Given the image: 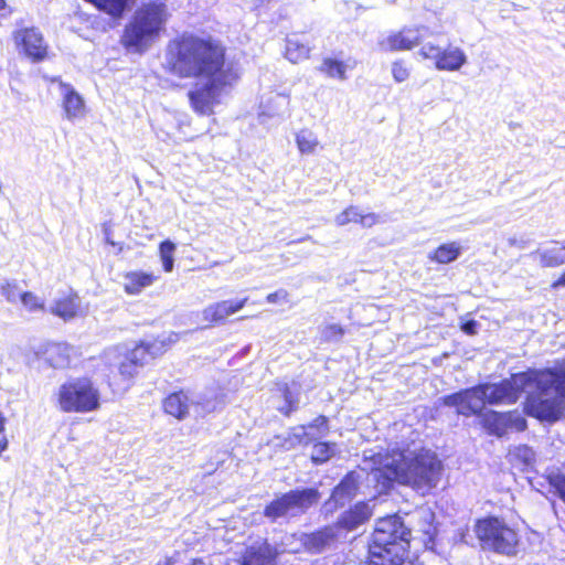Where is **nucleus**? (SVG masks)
Instances as JSON below:
<instances>
[{
    "label": "nucleus",
    "mask_w": 565,
    "mask_h": 565,
    "mask_svg": "<svg viewBox=\"0 0 565 565\" xmlns=\"http://www.w3.org/2000/svg\"><path fill=\"white\" fill-rule=\"evenodd\" d=\"M166 64L173 75L195 79L188 95L192 108L200 115H211L224 87L235 79L225 64L224 49L211 39L192 34L169 43Z\"/></svg>",
    "instance_id": "obj_1"
},
{
    "label": "nucleus",
    "mask_w": 565,
    "mask_h": 565,
    "mask_svg": "<svg viewBox=\"0 0 565 565\" xmlns=\"http://www.w3.org/2000/svg\"><path fill=\"white\" fill-rule=\"evenodd\" d=\"M479 386L484 405L514 404L525 393L527 416L547 423L565 416V358L554 366L529 369L498 383H480Z\"/></svg>",
    "instance_id": "obj_2"
},
{
    "label": "nucleus",
    "mask_w": 565,
    "mask_h": 565,
    "mask_svg": "<svg viewBox=\"0 0 565 565\" xmlns=\"http://www.w3.org/2000/svg\"><path fill=\"white\" fill-rule=\"evenodd\" d=\"M441 471L443 462L431 450H391V481L394 479L416 490H430L438 484Z\"/></svg>",
    "instance_id": "obj_3"
},
{
    "label": "nucleus",
    "mask_w": 565,
    "mask_h": 565,
    "mask_svg": "<svg viewBox=\"0 0 565 565\" xmlns=\"http://www.w3.org/2000/svg\"><path fill=\"white\" fill-rule=\"evenodd\" d=\"M57 404L65 413H89L100 406L99 390L88 377H77L63 383L57 391Z\"/></svg>",
    "instance_id": "obj_4"
},
{
    "label": "nucleus",
    "mask_w": 565,
    "mask_h": 565,
    "mask_svg": "<svg viewBox=\"0 0 565 565\" xmlns=\"http://www.w3.org/2000/svg\"><path fill=\"white\" fill-rule=\"evenodd\" d=\"M167 17L163 4L150 3L140 8L136 12L134 21L126 28L125 44L137 50L143 49L159 33Z\"/></svg>",
    "instance_id": "obj_5"
},
{
    "label": "nucleus",
    "mask_w": 565,
    "mask_h": 565,
    "mask_svg": "<svg viewBox=\"0 0 565 565\" xmlns=\"http://www.w3.org/2000/svg\"><path fill=\"white\" fill-rule=\"evenodd\" d=\"M167 17L163 4L150 3L140 8L136 12L134 21L126 28L125 44L137 50L143 49L159 33Z\"/></svg>",
    "instance_id": "obj_6"
},
{
    "label": "nucleus",
    "mask_w": 565,
    "mask_h": 565,
    "mask_svg": "<svg viewBox=\"0 0 565 565\" xmlns=\"http://www.w3.org/2000/svg\"><path fill=\"white\" fill-rule=\"evenodd\" d=\"M475 531L482 550L507 556L516 554L519 535L504 521L489 516L479 520Z\"/></svg>",
    "instance_id": "obj_7"
},
{
    "label": "nucleus",
    "mask_w": 565,
    "mask_h": 565,
    "mask_svg": "<svg viewBox=\"0 0 565 565\" xmlns=\"http://www.w3.org/2000/svg\"><path fill=\"white\" fill-rule=\"evenodd\" d=\"M320 499L317 489H297L273 500L264 510V515L271 521L279 518H292L303 514Z\"/></svg>",
    "instance_id": "obj_8"
},
{
    "label": "nucleus",
    "mask_w": 565,
    "mask_h": 565,
    "mask_svg": "<svg viewBox=\"0 0 565 565\" xmlns=\"http://www.w3.org/2000/svg\"><path fill=\"white\" fill-rule=\"evenodd\" d=\"M480 424L488 435L497 438H502L513 430L524 431L527 428L525 417L518 411L498 412L489 409L481 414Z\"/></svg>",
    "instance_id": "obj_9"
},
{
    "label": "nucleus",
    "mask_w": 565,
    "mask_h": 565,
    "mask_svg": "<svg viewBox=\"0 0 565 565\" xmlns=\"http://www.w3.org/2000/svg\"><path fill=\"white\" fill-rule=\"evenodd\" d=\"M438 403L443 406L455 407L456 413L465 417L472 415L480 417L484 408L479 384L441 396L438 398Z\"/></svg>",
    "instance_id": "obj_10"
},
{
    "label": "nucleus",
    "mask_w": 565,
    "mask_h": 565,
    "mask_svg": "<svg viewBox=\"0 0 565 565\" xmlns=\"http://www.w3.org/2000/svg\"><path fill=\"white\" fill-rule=\"evenodd\" d=\"M411 535L403 518L391 514V565H422L409 557Z\"/></svg>",
    "instance_id": "obj_11"
},
{
    "label": "nucleus",
    "mask_w": 565,
    "mask_h": 565,
    "mask_svg": "<svg viewBox=\"0 0 565 565\" xmlns=\"http://www.w3.org/2000/svg\"><path fill=\"white\" fill-rule=\"evenodd\" d=\"M12 36L19 52L31 61L40 62L46 57L47 44L36 28L18 29L13 32Z\"/></svg>",
    "instance_id": "obj_12"
},
{
    "label": "nucleus",
    "mask_w": 565,
    "mask_h": 565,
    "mask_svg": "<svg viewBox=\"0 0 565 565\" xmlns=\"http://www.w3.org/2000/svg\"><path fill=\"white\" fill-rule=\"evenodd\" d=\"M223 398H218L215 396L214 399L203 398L193 402L189 398V396L184 392H178L169 395L163 403L164 411L179 418L182 419L189 414V409L191 405L200 407L199 413H211L214 412L218 406L223 404Z\"/></svg>",
    "instance_id": "obj_13"
},
{
    "label": "nucleus",
    "mask_w": 565,
    "mask_h": 565,
    "mask_svg": "<svg viewBox=\"0 0 565 565\" xmlns=\"http://www.w3.org/2000/svg\"><path fill=\"white\" fill-rule=\"evenodd\" d=\"M420 54L425 58L435 61V66L439 71H458L467 63L466 53L459 47L441 49L431 43H425L420 49Z\"/></svg>",
    "instance_id": "obj_14"
},
{
    "label": "nucleus",
    "mask_w": 565,
    "mask_h": 565,
    "mask_svg": "<svg viewBox=\"0 0 565 565\" xmlns=\"http://www.w3.org/2000/svg\"><path fill=\"white\" fill-rule=\"evenodd\" d=\"M147 349L143 345L136 347L127 355H122L118 348L109 349L105 353V358L109 361L110 366L117 369L124 381H130L143 364Z\"/></svg>",
    "instance_id": "obj_15"
},
{
    "label": "nucleus",
    "mask_w": 565,
    "mask_h": 565,
    "mask_svg": "<svg viewBox=\"0 0 565 565\" xmlns=\"http://www.w3.org/2000/svg\"><path fill=\"white\" fill-rule=\"evenodd\" d=\"M358 489V476L354 472L348 473L334 488L330 499L324 503V513L332 514L339 508L350 502L356 495Z\"/></svg>",
    "instance_id": "obj_16"
},
{
    "label": "nucleus",
    "mask_w": 565,
    "mask_h": 565,
    "mask_svg": "<svg viewBox=\"0 0 565 565\" xmlns=\"http://www.w3.org/2000/svg\"><path fill=\"white\" fill-rule=\"evenodd\" d=\"M388 519L381 518L376 522L372 543L370 544L369 565H388Z\"/></svg>",
    "instance_id": "obj_17"
},
{
    "label": "nucleus",
    "mask_w": 565,
    "mask_h": 565,
    "mask_svg": "<svg viewBox=\"0 0 565 565\" xmlns=\"http://www.w3.org/2000/svg\"><path fill=\"white\" fill-rule=\"evenodd\" d=\"M338 536L337 526L328 525L313 533L290 534V539H298L305 551L310 553H319Z\"/></svg>",
    "instance_id": "obj_18"
},
{
    "label": "nucleus",
    "mask_w": 565,
    "mask_h": 565,
    "mask_svg": "<svg viewBox=\"0 0 565 565\" xmlns=\"http://www.w3.org/2000/svg\"><path fill=\"white\" fill-rule=\"evenodd\" d=\"M372 514L373 508L369 502H358L340 514L334 526H337V530H344L347 532L355 531L365 524Z\"/></svg>",
    "instance_id": "obj_19"
},
{
    "label": "nucleus",
    "mask_w": 565,
    "mask_h": 565,
    "mask_svg": "<svg viewBox=\"0 0 565 565\" xmlns=\"http://www.w3.org/2000/svg\"><path fill=\"white\" fill-rule=\"evenodd\" d=\"M58 92L62 98L64 115L68 120L79 118L85 113V103L83 97L70 84L57 81Z\"/></svg>",
    "instance_id": "obj_20"
},
{
    "label": "nucleus",
    "mask_w": 565,
    "mask_h": 565,
    "mask_svg": "<svg viewBox=\"0 0 565 565\" xmlns=\"http://www.w3.org/2000/svg\"><path fill=\"white\" fill-rule=\"evenodd\" d=\"M246 302L247 298H244L239 301L224 300L210 305L202 311L203 320L210 323L222 322L228 316L241 310Z\"/></svg>",
    "instance_id": "obj_21"
},
{
    "label": "nucleus",
    "mask_w": 565,
    "mask_h": 565,
    "mask_svg": "<svg viewBox=\"0 0 565 565\" xmlns=\"http://www.w3.org/2000/svg\"><path fill=\"white\" fill-rule=\"evenodd\" d=\"M276 554L267 542H255L246 548L242 565H274Z\"/></svg>",
    "instance_id": "obj_22"
},
{
    "label": "nucleus",
    "mask_w": 565,
    "mask_h": 565,
    "mask_svg": "<svg viewBox=\"0 0 565 565\" xmlns=\"http://www.w3.org/2000/svg\"><path fill=\"white\" fill-rule=\"evenodd\" d=\"M334 222L338 226H344L350 223L360 224L362 227H372L379 222V216L371 212H365L358 206H349L339 213Z\"/></svg>",
    "instance_id": "obj_23"
},
{
    "label": "nucleus",
    "mask_w": 565,
    "mask_h": 565,
    "mask_svg": "<svg viewBox=\"0 0 565 565\" xmlns=\"http://www.w3.org/2000/svg\"><path fill=\"white\" fill-rule=\"evenodd\" d=\"M428 28H406L397 34L391 35V50H409L428 34Z\"/></svg>",
    "instance_id": "obj_24"
},
{
    "label": "nucleus",
    "mask_w": 565,
    "mask_h": 565,
    "mask_svg": "<svg viewBox=\"0 0 565 565\" xmlns=\"http://www.w3.org/2000/svg\"><path fill=\"white\" fill-rule=\"evenodd\" d=\"M51 312L61 319L68 321L78 316L81 310V301L77 295H65L56 299L52 307Z\"/></svg>",
    "instance_id": "obj_25"
},
{
    "label": "nucleus",
    "mask_w": 565,
    "mask_h": 565,
    "mask_svg": "<svg viewBox=\"0 0 565 565\" xmlns=\"http://www.w3.org/2000/svg\"><path fill=\"white\" fill-rule=\"evenodd\" d=\"M157 280L153 274L145 271H130L124 277V289L128 295H138L145 288L151 286Z\"/></svg>",
    "instance_id": "obj_26"
},
{
    "label": "nucleus",
    "mask_w": 565,
    "mask_h": 565,
    "mask_svg": "<svg viewBox=\"0 0 565 565\" xmlns=\"http://www.w3.org/2000/svg\"><path fill=\"white\" fill-rule=\"evenodd\" d=\"M530 256L539 259L542 267H558L565 264V245L537 249Z\"/></svg>",
    "instance_id": "obj_27"
},
{
    "label": "nucleus",
    "mask_w": 565,
    "mask_h": 565,
    "mask_svg": "<svg viewBox=\"0 0 565 565\" xmlns=\"http://www.w3.org/2000/svg\"><path fill=\"white\" fill-rule=\"evenodd\" d=\"M310 47L303 36L291 34L286 39V57L291 63H298L308 57Z\"/></svg>",
    "instance_id": "obj_28"
},
{
    "label": "nucleus",
    "mask_w": 565,
    "mask_h": 565,
    "mask_svg": "<svg viewBox=\"0 0 565 565\" xmlns=\"http://www.w3.org/2000/svg\"><path fill=\"white\" fill-rule=\"evenodd\" d=\"M322 436L323 435H319V433L315 430V425L295 427L286 439V447L291 448L296 445H308Z\"/></svg>",
    "instance_id": "obj_29"
},
{
    "label": "nucleus",
    "mask_w": 565,
    "mask_h": 565,
    "mask_svg": "<svg viewBox=\"0 0 565 565\" xmlns=\"http://www.w3.org/2000/svg\"><path fill=\"white\" fill-rule=\"evenodd\" d=\"M296 145L301 154H313L318 151L320 140L315 131L302 128L296 134Z\"/></svg>",
    "instance_id": "obj_30"
},
{
    "label": "nucleus",
    "mask_w": 565,
    "mask_h": 565,
    "mask_svg": "<svg viewBox=\"0 0 565 565\" xmlns=\"http://www.w3.org/2000/svg\"><path fill=\"white\" fill-rule=\"evenodd\" d=\"M460 255L461 246L457 242H451L437 247L431 259L439 264H449L455 262Z\"/></svg>",
    "instance_id": "obj_31"
},
{
    "label": "nucleus",
    "mask_w": 565,
    "mask_h": 565,
    "mask_svg": "<svg viewBox=\"0 0 565 565\" xmlns=\"http://www.w3.org/2000/svg\"><path fill=\"white\" fill-rule=\"evenodd\" d=\"M70 351L71 348L66 344L57 343L51 345L46 351L49 363L55 369L66 366L70 362Z\"/></svg>",
    "instance_id": "obj_32"
},
{
    "label": "nucleus",
    "mask_w": 565,
    "mask_h": 565,
    "mask_svg": "<svg viewBox=\"0 0 565 565\" xmlns=\"http://www.w3.org/2000/svg\"><path fill=\"white\" fill-rule=\"evenodd\" d=\"M348 65L343 62H339L332 58H326L320 67L322 72H324L328 76L338 79H345V73L348 70Z\"/></svg>",
    "instance_id": "obj_33"
},
{
    "label": "nucleus",
    "mask_w": 565,
    "mask_h": 565,
    "mask_svg": "<svg viewBox=\"0 0 565 565\" xmlns=\"http://www.w3.org/2000/svg\"><path fill=\"white\" fill-rule=\"evenodd\" d=\"M334 444L316 443L312 448L311 459L315 463H323L334 455Z\"/></svg>",
    "instance_id": "obj_34"
},
{
    "label": "nucleus",
    "mask_w": 565,
    "mask_h": 565,
    "mask_svg": "<svg viewBox=\"0 0 565 565\" xmlns=\"http://www.w3.org/2000/svg\"><path fill=\"white\" fill-rule=\"evenodd\" d=\"M289 99L287 96L281 94H275L269 97L267 105L264 107L267 109L268 116H279L288 106Z\"/></svg>",
    "instance_id": "obj_35"
},
{
    "label": "nucleus",
    "mask_w": 565,
    "mask_h": 565,
    "mask_svg": "<svg viewBox=\"0 0 565 565\" xmlns=\"http://www.w3.org/2000/svg\"><path fill=\"white\" fill-rule=\"evenodd\" d=\"M1 296L10 303H17L21 300L23 292L15 281L4 280L0 285Z\"/></svg>",
    "instance_id": "obj_36"
},
{
    "label": "nucleus",
    "mask_w": 565,
    "mask_h": 565,
    "mask_svg": "<svg viewBox=\"0 0 565 565\" xmlns=\"http://www.w3.org/2000/svg\"><path fill=\"white\" fill-rule=\"evenodd\" d=\"M175 250V245L170 241H164L160 245V257L162 260V266L164 271L170 273L173 269V253Z\"/></svg>",
    "instance_id": "obj_37"
},
{
    "label": "nucleus",
    "mask_w": 565,
    "mask_h": 565,
    "mask_svg": "<svg viewBox=\"0 0 565 565\" xmlns=\"http://www.w3.org/2000/svg\"><path fill=\"white\" fill-rule=\"evenodd\" d=\"M20 301L24 309L29 312H38L44 310V300L33 292L24 291Z\"/></svg>",
    "instance_id": "obj_38"
},
{
    "label": "nucleus",
    "mask_w": 565,
    "mask_h": 565,
    "mask_svg": "<svg viewBox=\"0 0 565 565\" xmlns=\"http://www.w3.org/2000/svg\"><path fill=\"white\" fill-rule=\"evenodd\" d=\"M320 334L326 342L339 341L344 334V329L340 324L330 323L321 328Z\"/></svg>",
    "instance_id": "obj_39"
},
{
    "label": "nucleus",
    "mask_w": 565,
    "mask_h": 565,
    "mask_svg": "<svg viewBox=\"0 0 565 565\" xmlns=\"http://www.w3.org/2000/svg\"><path fill=\"white\" fill-rule=\"evenodd\" d=\"M548 484L554 489V492L565 502V475L556 473L548 477Z\"/></svg>",
    "instance_id": "obj_40"
},
{
    "label": "nucleus",
    "mask_w": 565,
    "mask_h": 565,
    "mask_svg": "<svg viewBox=\"0 0 565 565\" xmlns=\"http://www.w3.org/2000/svg\"><path fill=\"white\" fill-rule=\"evenodd\" d=\"M392 73L396 82H404L409 76V71L399 62H394Z\"/></svg>",
    "instance_id": "obj_41"
},
{
    "label": "nucleus",
    "mask_w": 565,
    "mask_h": 565,
    "mask_svg": "<svg viewBox=\"0 0 565 565\" xmlns=\"http://www.w3.org/2000/svg\"><path fill=\"white\" fill-rule=\"evenodd\" d=\"M266 300L269 303L286 302L288 301V292L285 289H279L267 295Z\"/></svg>",
    "instance_id": "obj_42"
},
{
    "label": "nucleus",
    "mask_w": 565,
    "mask_h": 565,
    "mask_svg": "<svg viewBox=\"0 0 565 565\" xmlns=\"http://www.w3.org/2000/svg\"><path fill=\"white\" fill-rule=\"evenodd\" d=\"M479 322L473 319H468L461 322L460 329L468 335H473L478 333Z\"/></svg>",
    "instance_id": "obj_43"
},
{
    "label": "nucleus",
    "mask_w": 565,
    "mask_h": 565,
    "mask_svg": "<svg viewBox=\"0 0 565 565\" xmlns=\"http://www.w3.org/2000/svg\"><path fill=\"white\" fill-rule=\"evenodd\" d=\"M289 536L290 535H287L285 537V542H284L286 551H288L289 553H298L301 550H303V546L300 544V542L297 537L290 539Z\"/></svg>",
    "instance_id": "obj_44"
},
{
    "label": "nucleus",
    "mask_w": 565,
    "mask_h": 565,
    "mask_svg": "<svg viewBox=\"0 0 565 565\" xmlns=\"http://www.w3.org/2000/svg\"><path fill=\"white\" fill-rule=\"evenodd\" d=\"M310 425H315V430L319 433V435H326L327 427V418L324 416L317 417Z\"/></svg>",
    "instance_id": "obj_45"
},
{
    "label": "nucleus",
    "mask_w": 565,
    "mask_h": 565,
    "mask_svg": "<svg viewBox=\"0 0 565 565\" xmlns=\"http://www.w3.org/2000/svg\"><path fill=\"white\" fill-rule=\"evenodd\" d=\"M529 241L527 239H524V238H516V237H509L508 238V244L510 246H514V247H518L520 249H524L527 245Z\"/></svg>",
    "instance_id": "obj_46"
},
{
    "label": "nucleus",
    "mask_w": 565,
    "mask_h": 565,
    "mask_svg": "<svg viewBox=\"0 0 565 565\" xmlns=\"http://www.w3.org/2000/svg\"><path fill=\"white\" fill-rule=\"evenodd\" d=\"M553 288H559V287H565V271L561 275V277L553 282L552 285Z\"/></svg>",
    "instance_id": "obj_47"
},
{
    "label": "nucleus",
    "mask_w": 565,
    "mask_h": 565,
    "mask_svg": "<svg viewBox=\"0 0 565 565\" xmlns=\"http://www.w3.org/2000/svg\"><path fill=\"white\" fill-rule=\"evenodd\" d=\"M3 429H4V418L0 414V435H3Z\"/></svg>",
    "instance_id": "obj_48"
},
{
    "label": "nucleus",
    "mask_w": 565,
    "mask_h": 565,
    "mask_svg": "<svg viewBox=\"0 0 565 565\" xmlns=\"http://www.w3.org/2000/svg\"><path fill=\"white\" fill-rule=\"evenodd\" d=\"M192 565H206L202 559H195Z\"/></svg>",
    "instance_id": "obj_49"
},
{
    "label": "nucleus",
    "mask_w": 565,
    "mask_h": 565,
    "mask_svg": "<svg viewBox=\"0 0 565 565\" xmlns=\"http://www.w3.org/2000/svg\"><path fill=\"white\" fill-rule=\"evenodd\" d=\"M4 7H6V1L4 0H0V10H2Z\"/></svg>",
    "instance_id": "obj_50"
},
{
    "label": "nucleus",
    "mask_w": 565,
    "mask_h": 565,
    "mask_svg": "<svg viewBox=\"0 0 565 565\" xmlns=\"http://www.w3.org/2000/svg\"><path fill=\"white\" fill-rule=\"evenodd\" d=\"M291 405H289L288 409L286 411V414H288L289 412H291Z\"/></svg>",
    "instance_id": "obj_51"
}]
</instances>
